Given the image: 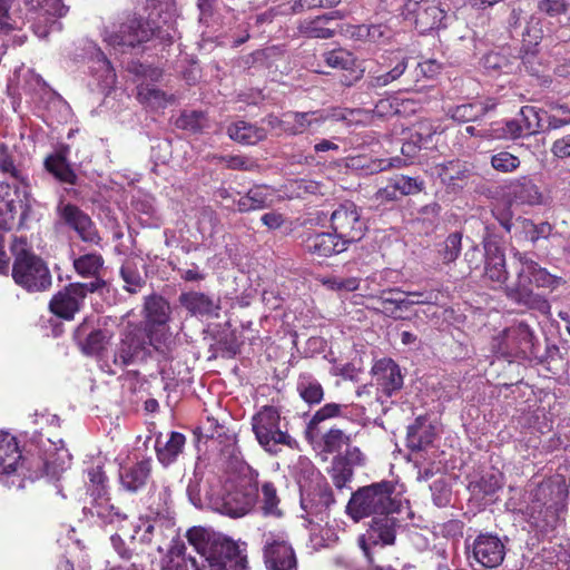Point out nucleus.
<instances>
[{
  "instance_id": "1",
  "label": "nucleus",
  "mask_w": 570,
  "mask_h": 570,
  "mask_svg": "<svg viewBox=\"0 0 570 570\" xmlns=\"http://www.w3.org/2000/svg\"><path fill=\"white\" fill-rule=\"evenodd\" d=\"M187 493L196 507L207 505L222 514L240 518L249 513L257 502L258 487L246 479L236 482L213 476L203 487L196 480L190 481Z\"/></svg>"
},
{
  "instance_id": "2",
  "label": "nucleus",
  "mask_w": 570,
  "mask_h": 570,
  "mask_svg": "<svg viewBox=\"0 0 570 570\" xmlns=\"http://www.w3.org/2000/svg\"><path fill=\"white\" fill-rule=\"evenodd\" d=\"M14 256L12 277L28 292H41L51 286V275L46 263L30 250L26 238L14 237L11 243Z\"/></svg>"
},
{
  "instance_id": "3",
  "label": "nucleus",
  "mask_w": 570,
  "mask_h": 570,
  "mask_svg": "<svg viewBox=\"0 0 570 570\" xmlns=\"http://www.w3.org/2000/svg\"><path fill=\"white\" fill-rule=\"evenodd\" d=\"M287 421L277 407L262 406L252 416V431L258 444L269 454L276 455L281 446L295 449L297 441L288 433Z\"/></svg>"
},
{
  "instance_id": "4",
  "label": "nucleus",
  "mask_w": 570,
  "mask_h": 570,
  "mask_svg": "<svg viewBox=\"0 0 570 570\" xmlns=\"http://www.w3.org/2000/svg\"><path fill=\"white\" fill-rule=\"evenodd\" d=\"M130 543L137 553L148 550L163 552L168 539L176 535L175 521L169 514L150 513L140 515L131 524Z\"/></svg>"
},
{
  "instance_id": "5",
  "label": "nucleus",
  "mask_w": 570,
  "mask_h": 570,
  "mask_svg": "<svg viewBox=\"0 0 570 570\" xmlns=\"http://www.w3.org/2000/svg\"><path fill=\"white\" fill-rule=\"evenodd\" d=\"M392 492L393 485L387 481L361 488L352 494L346 507L347 513L356 521L370 515L393 513L399 505L392 499Z\"/></svg>"
},
{
  "instance_id": "6",
  "label": "nucleus",
  "mask_w": 570,
  "mask_h": 570,
  "mask_svg": "<svg viewBox=\"0 0 570 570\" xmlns=\"http://www.w3.org/2000/svg\"><path fill=\"white\" fill-rule=\"evenodd\" d=\"M188 543L199 554V560L189 558L193 570H217V563L237 549L236 546L225 539L216 537L212 531L194 527L186 532Z\"/></svg>"
},
{
  "instance_id": "7",
  "label": "nucleus",
  "mask_w": 570,
  "mask_h": 570,
  "mask_svg": "<svg viewBox=\"0 0 570 570\" xmlns=\"http://www.w3.org/2000/svg\"><path fill=\"white\" fill-rule=\"evenodd\" d=\"M151 356V348L146 341V333L139 326H134L124 332L116 345L111 362L104 360L100 368L108 374H116L127 366L145 363Z\"/></svg>"
},
{
  "instance_id": "8",
  "label": "nucleus",
  "mask_w": 570,
  "mask_h": 570,
  "mask_svg": "<svg viewBox=\"0 0 570 570\" xmlns=\"http://www.w3.org/2000/svg\"><path fill=\"white\" fill-rule=\"evenodd\" d=\"M263 557L267 570H297L296 553L282 530L263 534Z\"/></svg>"
},
{
  "instance_id": "9",
  "label": "nucleus",
  "mask_w": 570,
  "mask_h": 570,
  "mask_svg": "<svg viewBox=\"0 0 570 570\" xmlns=\"http://www.w3.org/2000/svg\"><path fill=\"white\" fill-rule=\"evenodd\" d=\"M331 226L334 234L346 246L363 238L366 224L361 212L354 203L341 204L331 215Z\"/></svg>"
},
{
  "instance_id": "10",
  "label": "nucleus",
  "mask_w": 570,
  "mask_h": 570,
  "mask_svg": "<svg viewBox=\"0 0 570 570\" xmlns=\"http://www.w3.org/2000/svg\"><path fill=\"white\" fill-rule=\"evenodd\" d=\"M153 36L154 29L148 22L132 17L119 26L106 29L104 40L114 48L125 50L148 41Z\"/></svg>"
},
{
  "instance_id": "11",
  "label": "nucleus",
  "mask_w": 570,
  "mask_h": 570,
  "mask_svg": "<svg viewBox=\"0 0 570 570\" xmlns=\"http://www.w3.org/2000/svg\"><path fill=\"white\" fill-rule=\"evenodd\" d=\"M104 285L97 279L90 283H75L58 292L50 301V311L65 320H72L80 309L88 292L92 293Z\"/></svg>"
},
{
  "instance_id": "12",
  "label": "nucleus",
  "mask_w": 570,
  "mask_h": 570,
  "mask_svg": "<svg viewBox=\"0 0 570 570\" xmlns=\"http://www.w3.org/2000/svg\"><path fill=\"white\" fill-rule=\"evenodd\" d=\"M468 549L470 564L484 569L499 567L505 556L504 543L498 535L491 533L479 534Z\"/></svg>"
},
{
  "instance_id": "13",
  "label": "nucleus",
  "mask_w": 570,
  "mask_h": 570,
  "mask_svg": "<svg viewBox=\"0 0 570 570\" xmlns=\"http://www.w3.org/2000/svg\"><path fill=\"white\" fill-rule=\"evenodd\" d=\"M345 119L344 111L337 108L321 109L306 112L291 111L282 119V130L288 135H301L323 125L326 120Z\"/></svg>"
},
{
  "instance_id": "14",
  "label": "nucleus",
  "mask_w": 570,
  "mask_h": 570,
  "mask_svg": "<svg viewBox=\"0 0 570 570\" xmlns=\"http://www.w3.org/2000/svg\"><path fill=\"white\" fill-rule=\"evenodd\" d=\"M24 459L17 439L0 431V481L14 485V479L22 474Z\"/></svg>"
},
{
  "instance_id": "15",
  "label": "nucleus",
  "mask_w": 570,
  "mask_h": 570,
  "mask_svg": "<svg viewBox=\"0 0 570 570\" xmlns=\"http://www.w3.org/2000/svg\"><path fill=\"white\" fill-rule=\"evenodd\" d=\"M395 527L396 520L391 513L373 518L366 534L360 538V546L368 559L372 547H384L394 542Z\"/></svg>"
},
{
  "instance_id": "16",
  "label": "nucleus",
  "mask_w": 570,
  "mask_h": 570,
  "mask_svg": "<svg viewBox=\"0 0 570 570\" xmlns=\"http://www.w3.org/2000/svg\"><path fill=\"white\" fill-rule=\"evenodd\" d=\"M403 14L421 33L446 27L449 19L442 1L431 6L419 7L413 12L403 10Z\"/></svg>"
},
{
  "instance_id": "17",
  "label": "nucleus",
  "mask_w": 570,
  "mask_h": 570,
  "mask_svg": "<svg viewBox=\"0 0 570 570\" xmlns=\"http://www.w3.org/2000/svg\"><path fill=\"white\" fill-rule=\"evenodd\" d=\"M382 65L391 67L389 71L368 70L367 88L377 89L385 87L397 80L407 68V58L400 53H393L389 57H382Z\"/></svg>"
},
{
  "instance_id": "18",
  "label": "nucleus",
  "mask_w": 570,
  "mask_h": 570,
  "mask_svg": "<svg viewBox=\"0 0 570 570\" xmlns=\"http://www.w3.org/2000/svg\"><path fill=\"white\" fill-rule=\"evenodd\" d=\"M373 377L385 395L390 396L403 385V376L399 365L391 358L377 361L372 368Z\"/></svg>"
},
{
  "instance_id": "19",
  "label": "nucleus",
  "mask_w": 570,
  "mask_h": 570,
  "mask_svg": "<svg viewBox=\"0 0 570 570\" xmlns=\"http://www.w3.org/2000/svg\"><path fill=\"white\" fill-rule=\"evenodd\" d=\"M12 185H0V228L9 229L11 228L14 218L20 212L21 217L23 218L27 215L29 209V194L24 197L23 194L17 191L14 188V194L17 199L14 198H4V194H8V189Z\"/></svg>"
},
{
  "instance_id": "20",
  "label": "nucleus",
  "mask_w": 570,
  "mask_h": 570,
  "mask_svg": "<svg viewBox=\"0 0 570 570\" xmlns=\"http://www.w3.org/2000/svg\"><path fill=\"white\" fill-rule=\"evenodd\" d=\"M62 219L73 228L85 242L97 243L99 236L90 217L78 207L67 204L60 208Z\"/></svg>"
},
{
  "instance_id": "21",
  "label": "nucleus",
  "mask_w": 570,
  "mask_h": 570,
  "mask_svg": "<svg viewBox=\"0 0 570 570\" xmlns=\"http://www.w3.org/2000/svg\"><path fill=\"white\" fill-rule=\"evenodd\" d=\"M277 200L276 190L267 185L252 187L237 200V209L240 213L261 210L272 207Z\"/></svg>"
},
{
  "instance_id": "22",
  "label": "nucleus",
  "mask_w": 570,
  "mask_h": 570,
  "mask_svg": "<svg viewBox=\"0 0 570 570\" xmlns=\"http://www.w3.org/2000/svg\"><path fill=\"white\" fill-rule=\"evenodd\" d=\"M485 249V277L491 282L502 285L508 279L505 258L502 249L494 242H487Z\"/></svg>"
},
{
  "instance_id": "23",
  "label": "nucleus",
  "mask_w": 570,
  "mask_h": 570,
  "mask_svg": "<svg viewBox=\"0 0 570 570\" xmlns=\"http://www.w3.org/2000/svg\"><path fill=\"white\" fill-rule=\"evenodd\" d=\"M305 248L313 255L327 257L346 250L347 246L334 233H318L307 238Z\"/></svg>"
},
{
  "instance_id": "24",
  "label": "nucleus",
  "mask_w": 570,
  "mask_h": 570,
  "mask_svg": "<svg viewBox=\"0 0 570 570\" xmlns=\"http://www.w3.org/2000/svg\"><path fill=\"white\" fill-rule=\"evenodd\" d=\"M0 171L13 179L12 187L17 188L18 193L21 191L24 197L30 194L28 174L14 165L12 155L4 144H0Z\"/></svg>"
},
{
  "instance_id": "25",
  "label": "nucleus",
  "mask_w": 570,
  "mask_h": 570,
  "mask_svg": "<svg viewBox=\"0 0 570 570\" xmlns=\"http://www.w3.org/2000/svg\"><path fill=\"white\" fill-rule=\"evenodd\" d=\"M340 11H334L327 14L318 16L313 19H304L298 24L301 35L308 38L328 39L334 36V29L328 24L336 18H342Z\"/></svg>"
},
{
  "instance_id": "26",
  "label": "nucleus",
  "mask_w": 570,
  "mask_h": 570,
  "mask_svg": "<svg viewBox=\"0 0 570 570\" xmlns=\"http://www.w3.org/2000/svg\"><path fill=\"white\" fill-rule=\"evenodd\" d=\"M520 114L521 119L508 120L504 125H493L491 136L499 139H515L522 136L530 128L529 115H534V109L525 106L520 110Z\"/></svg>"
},
{
  "instance_id": "27",
  "label": "nucleus",
  "mask_w": 570,
  "mask_h": 570,
  "mask_svg": "<svg viewBox=\"0 0 570 570\" xmlns=\"http://www.w3.org/2000/svg\"><path fill=\"white\" fill-rule=\"evenodd\" d=\"M67 147L56 150L46 158L45 167L59 181L73 185L77 180V175L67 161Z\"/></svg>"
},
{
  "instance_id": "28",
  "label": "nucleus",
  "mask_w": 570,
  "mask_h": 570,
  "mask_svg": "<svg viewBox=\"0 0 570 570\" xmlns=\"http://www.w3.org/2000/svg\"><path fill=\"white\" fill-rule=\"evenodd\" d=\"M435 435V428L432 423L424 417H417L407 429L406 443L411 450L420 451L430 445Z\"/></svg>"
},
{
  "instance_id": "29",
  "label": "nucleus",
  "mask_w": 570,
  "mask_h": 570,
  "mask_svg": "<svg viewBox=\"0 0 570 570\" xmlns=\"http://www.w3.org/2000/svg\"><path fill=\"white\" fill-rule=\"evenodd\" d=\"M149 474L150 460H142L129 468H125L120 472V482L126 490L136 492L146 484Z\"/></svg>"
},
{
  "instance_id": "30",
  "label": "nucleus",
  "mask_w": 570,
  "mask_h": 570,
  "mask_svg": "<svg viewBox=\"0 0 570 570\" xmlns=\"http://www.w3.org/2000/svg\"><path fill=\"white\" fill-rule=\"evenodd\" d=\"M142 331L146 333V341L151 352L156 351L166 356L171 351L174 338L166 324L145 326Z\"/></svg>"
},
{
  "instance_id": "31",
  "label": "nucleus",
  "mask_w": 570,
  "mask_h": 570,
  "mask_svg": "<svg viewBox=\"0 0 570 570\" xmlns=\"http://www.w3.org/2000/svg\"><path fill=\"white\" fill-rule=\"evenodd\" d=\"M228 136L244 145H255L266 137L264 128L239 120L233 122L227 129Z\"/></svg>"
},
{
  "instance_id": "32",
  "label": "nucleus",
  "mask_w": 570,
  "mask_h": 570,
  "mask_svg": "<svg viewBox=\"0 0 570 570\" xmlns=\"http://www.w3.org/2000/svg\"><path fill=\"white\" fill-rule=\"evenodd\" d=\"M144 309L145 326L165 325L169 320V305L161 296L147 297Z\"/></svg>"
},
{
  "instance_id": "33",
  "label": "nucleus",
  "mask_w": 570,
  "mask_h": 570,
  "mask_svg": "<svg viewBox=\"0 0 570 570\" xmlns=\"http://www.w3.org/2000/svg\"><path fill=\"white\" fill-rule=\"evenodd\" d=\"M434 170L443 184L453 187H462L461 183L469 176V169L459 160L439 164L434 167Z\"/></svg>"
},
{
  "instance_id": "34",
  "label": "nucleus",
  "mask_w": 570,
  "mask_h": 570,
  "mask_svg": "<svg viewBox=\"0 0 570 570\" xmlns=\"http://www.w3.org/2000/svg\"><path fill=\"white\" fill-rule=\"evenodd\" d=\"M183 305L194 315H216L218 305L208 296L200 293L184 294L180 297Z\"/></svg>"
},
{
  "instance_id": "35",
  "label": "nucleus",
  "mask_w": 570,
  "mask_h": 570,
  "mask_svg": "<svg viewBox=\"0 0 570 570\" xmlns=\"http://www.w3.org/2000/svg\"><path fill=\"white\" fill-rule=\"evenodd\" d=\"M185 442V435L178 432H171L169 439L164 444L157 441L156 451L158 460L165 465L170 464L181 453Z\"/></svg>"
},
{
  "instance_id": "36",
  "label": "nucleus",
  "mask_w": 570,
  "mask_h": 570,
  "mask_svg": "<svg viewBox=\"0 0 570 570\" xmlns=\"http://www.w3.org/2000/svg\"><path fill=\"white\" fill-rule=\"evenodd\" d=\"M88 509L92 515H97L106 524H112L125 519L120 510L110 503L108 494H104L102 498H92L91 507Z\"/></svg>"
},
{
  "instance_id": "37",
  "label": "nucleus",
  "mask_w": 570,
  "mask_h": 570,
  "mask_svg": "<svg viewBox=\"0 0 570 570\" xmlns=\"http://www.w3.org/2000/svg\"><path fill=\"white\" fill-rule=\"evenodd\" d=\"M297 392L301 397L309 404L320 403L324 396L321 383L308 373L299 375L297 381Z\"/></svg>"
},
{
  "instance_id": "38",
  "label": "nucleus",
  "mask_w": 570,
  "mask_h": 570,
  "mask_svg": "<svg viewBox=\"0 0 570 570\" xmlns=\"http://www.w3.org/2000/svg\"><path fill=\"white\" fill-rule=\"evenodd\" d=\"M558 129L570 124V109L566 106H554L550 111L537 112V130L544 127Z\"/></svg>"
},
{
  "instance_id": "39",
  "label": "nucleus",
  "mask_w": 570,
  "mask_h": 570,
  "mask_svg": "<svg viewBox=\"0 0 570 570\" xmlns=\"http://www.w3.org/2000/svg\"><path fill=\"white\" fill-rule=\"evenodd\" d=\"M534 275V265L531 261L521 262V268L518 274L517 294L520 301L530 303L533 294L532 276Z\"/></svg>"
},
{
  "instance_id": "40",
  "label": "nucleus",
  "mask_w": 570,
  "mask_h": 570,
  "mask_svg": "<svg viewBox=\"0 0 570 570\" xmlns=\"http://www.w3.org/2000/svg\"><path fill=\"white\" fill-rule=\"evenodd\" d=\"M261 509L264 515L279 518L283 511L279 508V497L277 490L272 482H264L261 487Z\"/></svg>"
},
{
  "instance_id": "41",
  "label": "nucleus",
  "mask_w": 570,
  "mask_h": 570,
  "mask_svg": "<svg viewBox=\"0 0 570 570\" xmlns=\"http://www.w3.org/2000/svg\"><path fill=\"white\" fill-rule=\"evenodd\" d=\"M494 107V104L488 105L480 101L463 104L456 106L450 111L451 117L460 122L474 121Z\"/></svg>"
},
{
  "instance_id": "42",
  "label": "nucleus",
  "mask_w": 570,
  "mask_h": 570,
  "mask_svg": "<svg viewBox=\"0 0 570 570\" xmlns=\"http://www.w3.org/2000/svg\"><path fill=\"white\" fill-rule=\"evenodd\" d=\"M413 104V99H401L399 97H389L381 99L374 108V112L380 117H390L393 115H409L414 112V108H402L404 105Z\"/></svg>"
},
{
  "instance_id": "43",
  "label": "nucleus",
  "mask_w": 570,
  "mask_h": 570,
  "mask_svg": "<svg viewBox=\"0 0 570 570\" xmlns=\"http://www.w3.org/2000/svg\"><path fill=\"white\" fill-rule=\"evenodd\" d=\"M324 61L331 68L353 70L356 65L355 56L343 48H336L323 53Z\"/></svg>"
},
{
  "instance_id": "44",
  "label": "nucleus",
  "mask_w": 570,
  "mask_h": 570,
  "mask_svg": "<svg viewBox=\"0 0 570 570\" xmlns=\"http://www.w3.org/2000/svg\"><path fill=\"white\" fill-rule=\"evenodd\" d=\"M95 76L99 80L100 87L106 90L111 88L116 82V73L106 58V56L98 50L96 55L95 66L92 67Z\"/></svg>"
},
{
  "instance_id": "45",
  "label": "nucleus",
  "mask_w": 570,
  "mask_h": 570,
  "mask_svg": "<svg viewBox=\"0 0 570 570\" xmlns=\"http://www.w3.org/2000/svg\"><path fill=\"white\" fill-rule=\"evenodd\" d=\"M104 265V259L98 254H86L73 261L77 273L83 277H95Z\"/></svg>"
},
{
  "instance_id": "46",
  "label": "nucleus",
  "mask_w": 570,
  "mask_h": 570,
  "mask_svg": "<svg viewBox=\"0 0 570 570\" xmlns=\"http://www.w3.org/2000/svg\"><path fill=\"white\" fill-rule=\"evenodd\" d=\"M89 478L88 491L92 498H102L104 494H108L107 490V478L102 470V465L98 463L87 470Z\"/></svg>"
},
{
  "instance_id": "47",
  "label": "nucleus",
  "mask_w": 570,
  "mask_h": 570,
  "mask_svg": "<svg viewBox=\"0 0 570 570\" xmlns=\"http://www.w3.org/2000/svg\"><path fill=\"white\" fill-rule=\"evenodd\" d=\"M330 475L337 489H343L351 482L353 478V469L347 465L346 460L341 456L334 458L330 469Z\"/></svg>"
},
{
  "instance_id": "48",
  "label": "nucleus",
  "mask_w": 570,
  "mask_h": 570,
  "mask_svg": "<svg viewBox=\"0 0 570 570\" xmlns=\"http://www.w3.org/2000/svg\"><path fill=\"white\" fill-rule=\"evenodd\" d=\"M351 442L350 435L340 429L328 430L322 438V450L326 453H335Z\"/></svg>"
},
{
  "instance_id": "49",
  "label": "nucleus",
  "mask_w": 570,
  "mask_h": 570,
  "mask_svg": "<svg viewBox=\"0 0 570 570\" xmlns=\"http://www.w3.org/2000/svg\"><path fill=\"white\" fill-rule=\"evenodd\" d=\"M390 180L393 187L395 188L399 197L417 194L424 187L423 180L404 175H396L392 177Z\"/></svg>"
},
{
  "instance_id": "50",
  "label": "nucleus",
  "mask_w": 570,
  "mask_h": 570,
  "mask_svg": "<svg viewBox=\"0 0 570 570\" xmlns=\"http://www.w3.org/2000/svg\"><path fill=\"white\" fill-rule=\"evenodd\" d=\"M462 236L459 233L450 234L439 249V256L445 264L453 263L461 253Z\"/></svg>"
},
{
  "instance_id": "51",
  "label": "nucleus",
  "mask_w": 570,
  "mask_h": 570,
  "mask_svg": "<svg viewBox=\"0 0 570 570\" xmlns=\"http://www.w3.org/2000/svg\"><path fill=\"white\" fill-rule=\"evenodd\" d=\"M109 338L110 335L108 332L95 330L86 336L85 341L80 343V346L85 354L95 355L104 348Z\"/></svg>"
},
{
  "instance_id": "52",
  "label": "nucleus",
  "mask_w": 570,
  "mask_h": 570,
  "mask_svg": "<svg viewBox=\"0 0 570 570\" xmlns=\"http://www.w3.org/2000/svg\"><path fill=\"white\" fill-rule=\"evenodd\" d=\"M138 97L153 108H163L171 100V97H168L161 90L148 86L139 87Z\"/></svg>"
},
{
  "instance_id": "53",
  "label": "nucleus",
  "mask_w": 570,
  "mask_h": 570,
  "mask_svg": "<svg viewBox=\"0 0 570 570\" xmlns=\"http://www.w3.org/2000/svg\"><path fill=\"white\" fill-rule=\"evenodd\" d=\"M491 165L498 171L510 173L519 167L520 160L508 151H500L492 156Z\"/></svg>"
},
{
  "instance_id": "54",
  "label": "nucleus",
  "mask_w": 570,
  "mask_h": 570,
  "mask_svg": "<svg viewBox=\"0 0 570 570\" xmlns=\"http://www.w3.org/2000/svg\"><path fill=\"white\" fill-rule=\"evenodd\" d=\"M348 406L344 404H337V403H327L324 406H322L316 413L314 414L311 424H317L322 421L337 417L342 415L347 414Z\"/></svg>"
},
{
  "instance_id": "55",
  "label": "nucleus",
  "mask_w": 570,
  "mask_h": 570,
  "mask_svg": "<svg viewBox=\"0 0 570 570\" xmlns=\"http://www.w3.org/2000/svg\"><path fill=\"white\" fill-rule=\"evenodd\" d=\"M120 275L126 284L125 288L130 293H137L145 283L139 272L130 264L122 265Z\"/></svg>"
},
{
  "instance_id": "56",
  "label": "nucleus",
  "mask_w": 570,
  "mask_h": 570,
  "mask_svg": "<svg viewBox=\"0 0 570 570\" xmlns=\"http://www.w3.org/2000/svg\"><path fill=\"white\" fill-rule=\"evenodd\" d=\"M205 116L202 111L184 112L176 121L177 126L183 129L193 131L199 130L204 125Z\"/></svg>"
},
{
  "instance_id": "57",
  "label": "nucleus",
  "mask_w": 570,
  "mask_h": 570,
  "mask_svg": "<svg viewBox=\"0 0 570 570\" xmlns=\"http://www.w3.org/2000/svg\"><path fill=\"white\" fill-rule=\"evenodd\" d=\"M430 489L435 505L445 507L450 502L451 491L444 480L434 481Z\"/></svg>"
},
{
  "instance_id": "58",
  "label": "nucleus",
  "mask_w": 570,
  "mask_h": 570,
  "mask_svg": "<svg viewBox=\"0 0 570 570\" xmlns=\"http://www.w3.org/2000/svg\"><path fill=\"white\" fill-rule=\"evenodd\" d=\"M485 494H492L502 487V475L498 471H491L483 475L479 483Z\"/></svg>"
},
{
  "instance_id": "59",
  "label": "nucleus",
  "mask_w": 570,
  "mask_h": 570,
  "mask_svg": "<svg viewBox=\"0 0 570 570\" xmlns=\"http://www.w3.org/2000/svg\"><path fill=\"white\" fill-rule=\"evenodd\" d=\"M405 298L407 306L413 304H435L439 298V294L433 289L424 292H407Z\"/></svg>"
},
{
  "instance_id": "60",
  "label": "nucleus",
  "mask_w": 570,
  "mask_h": 570,
  "mask_svg": "<svg viewBox=\"0 0 570 570\" xmlns=\"http://www.w3.org/2000/svg\"><path fill=\"white\" fill-rule=\"evenodd\" d=\"M324 284L327 285L332 289L347 291V292L357 289L358 285H360L358 279L355 277H350V278L333 277V278L326 279L324 282Z\"/></svg>"
},
{
  "instance_id": "61",
  "label": "nucleus",
  "mask_w": 570,
  "mask_h": 570,
  "mask_svg": "<svg viewBox=\"0 0 570 570\" xmlns=\"http://www.w3.org/2000/svg\"><path fill=\"white\" fill-rule=\"evenodd\" d=\"M567 2L564 0H543L539 3V10L550 17H557L567 11Z\"/></svg>"
},
{
  "instance_id": "62",
  "label": "nucleus",
  "mask_w": 570,
  "mask_h": 570,
  "mask_svg": "<svg viewBox=\"0 0 570 570\" xmlns=\"http://www.w3.org/2000/svg\"><path fill=\"white\" fill-rule=\"evenodd\" d=\"M168 548V558L166 560H173V559H186L185 558V543L177 539V534L174 537V539L167 540Z\"/></svg>"
},
{
  "instance_id": "63",
  "label": "nucleus",
  "mask_w": 570,
  "mask_h": 570,
  "mask_svg": "<svg viewBox=\"0 0 570 570\" xmlns=\"http://www.w3.org/2000/svg\"><path fill=\"white\" fill-rule=\"evenodd\" d=\"M225 161L226 166L230 169L252 170L256 167L253 160L243 156H230Z\"/></svg>"
},
{
  "instance_id": "64",
  "label": "nucleus",
  "mask_w": 570,
  "mask_h": 570,
  "mask_svg": "<svg viewBox=\"0 0 570 570\" xmlns=\"http://www.w3.org/2000/svg\"><path fill=\"white\" fill-rule=\"evenodd\" d=\"M554 156L559 158L570 157V135L554 141L551 148Z\"/></svg>"
}]
</instances>
